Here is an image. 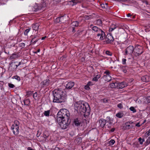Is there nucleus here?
I'll list each match as a JSON object with an SVG mask.
<instances>
[{"label":"nucleus","instance_id":"nucleus-1","mask_svg":"<svg viewBox=\"0 0 150 150\" xmlns=\"http://www.w3.org/2000/svg\"><path fill=\"white\" fill-rule=\"evenodd\" d=\"M69 116V111L65 109H61L58 112L57 121L62 129H64L68 127L69 124L68 122V117Z\"/></svg>","mask_w":150,"mask_h":150},{"label":"nucleus","instance_id":"nucleus-2","mask_svg":"<svg viewBox=\"0 0 150 150\" xmlns=\"http://www.w3.org/2000/svg\"><path fill=\"white\" fill-rule=\"evenodd\" d=\"M74 108L75 110L80 113H89L90 108L87 103L79 101L74 104Z\"/></svg>","mask_w":150,"mask_h":150},{"label":"nucleus","instance_id":"nucleus-3","mask_svg":"<svg viewBox=\"0 0 150 150\" xmlns=\"http://www.w3.org/2000/svg\"><path fill=\"white\" fill-rule=\"evenodd\" d=\"M54 98L53 102L60 103L64 99L65 92L61 89H56L53 91Z\"/></svg>","mask_w":150,"mask_h":150},{"label":"nucleus","instance_id":"nucleus-4","mask_svg":"<svg viewBox=\"0 0 150 150\" xmlns=\"http://www.w3.org/2000/svg\"><path fill=\"white\" fill-rule=\"evenodd\" d=\"M92 29L97 33V39L100 40H102L104 39L105 38V33L101 30L96 26L93 27Z\"/></svg>","mask_w":150,"mask_h":150},{"label":"nucleus","instance_id":"nucleus-5","mask_svg":"<svg viewBox=\"0 0 150 150\" xmlns=\"http://www.w3.org/2000/svg\"><path fill=\"white\" fill-rule=\"evenodd\" d=\"M46 6V4L44 0H42L40 4H35L33 7V10L34 11H37L42 8H45Z\"/></svg>","mask_w":150,"mask_h":150},{"label":"nucleus","instance_id":"nucleus-6","mask_svg":"<svg viewBox=\"0 0 150 150\" xmlns=\"http://www.w3.org/2000/svg\"><path fill=\"white\" fill-rule=\"evenodd\" d=\"M120 28L119 25L115 24L113 26V31L114 34L115 39H117L119 37L118 30Z\"/></svg>","mask_w":150,"mask_h":150},{"label":"nucleus","instance_id":"nucleus-7","mask_svg":"<svg viewBox=\"0 0 150 150\" xmlns=\"http://www.w3.org/2000/svg\"><path fill=\"white\" fill-rule=\"evenodd\" d=\"M104 74H106L104 75L103 76V79L107 81H109L111 80L112 79L110 75V72L108 71H105Z\"/></svg>","mask_w":150,"mask_h":150},{"label":"nucleus","instance_id":"nucleus-8","mask_svg":"<svg viewBox=\"0 0 150 150\" xmlns=\"http://www.w3.org/2000/svg\"><path fill=\"white\" fill-rule=\"evenodd\" d=\"M133 47L132 46H129L126 49L125 55H126L128 54H131L133 53Z\"/></svg>","mask_w":150,"mask_h":150},{"label":"nucleus","instance_id":"nucleus-9","mask_svg":"<svg viewBox=\"0 0 150 150\" xmlns=\"http://www.w3.org/2000/svg\"><path fill=\"white\" fill-rule=\"evenodd\" d=\"M79 23L77 21H74L71 24V28H72V32H74L75 31L74 27H77L79 26Z\"/></svg>","mask_w":150,"mask_h":150},{"label":"nucleus","instance_id":"nucleus-10","mask_svg":"<svg viewBox=\"0 0 150 150\" xmlns=\"http://www.w3.org/2000/svg\"><path fill=\"white\" fill-rule=\"evenodd\" d=\"M112 39V36L111 33H109L107 34L106 38V40L107 43H110Z\"/></svg>","mask_w":150,"mask_h":150},{"label":"nucleus","instance_id":"nucleus-11","mask_svg":"<svg viewBox=\"0 0 150 150\" xmlns=\"http://www.w3.org/2000/svg\"><path fill=\"white\" fill-rule=\"evenodd\" d=\"M19 127H14L12 126L11 129L12 130L14 134L15 135H17L19 132Z\"/></svg>","mask_w":150,"mask_h":150},{"label":"nucleus","instance_id":"nucleus-12","mask_svg":"<svg viewBox=\"0 0 150 150\" xmlns=\"http://www.w3.org/2000/svg\"><path fill=\"white\" fill-rule=\"evenodd\" d=\"M50 83V80L49 79H46L44 80L42 82L40 83V85L42 87H43L44 86H48Z\"/></svg>","mask_w":150,"mask_h":150},{"label":"nucleus","instance_id":"nucleus-13","mask_svg":"<svg viewBox=\"0 0 150 150\" xmlns=\"http://www.w3.org/2000/svg\"><path fill=\"white\" fill-rule=\"evenodd\" d=\"M136 53H137V55H140L142 54L144 52L142 47L138 48V46H137L135 48Z\"/></svg>","mask_w":150,"mask_h":150},{"label":"nucleus","instance_id":"nucleus-14","mask_svg":"<svg viewBox=\"0 0 150 150\" xmlns=\"http://www.w3.org/2000/svg\"><path fill=\"white\" fill-rule=\"evenodd\" d=\"M118 88H122L125 87L127 86V83L125 82L118 83Z\"/></svg>","mask_w":150,"mask_h":150},{"label":"nucleus","instance_id":"nucleus-15","mask_svg":"<svg viewBox=\"0 0 150 150\" xmlns=\"http://www.w3.org/2000/svg\"><path fill=\"white\" fill-rule=\"evenodd\" d=\"M74 85V83L73 82H69L66 85V88L68 89H71Z\"/></svg>","mask_w":150,"mask_h":150},{"label":"nucleus","instance_id":"nucleus-16","mask_svg":"<svg viewBox=\"0 0 150 150\" xmlns=\"http://www.w3.org/2000/svg\"><path fill=\"white\" fill-rule=\"evenodd\" d=\"M106 120L103 119H101L99 120V123L100 126L101 127H103L106 123Z\"/></svg>","mask_w":150,"mask_h":150},{"label":"nucleus","instance_id":"nucleus-17","mask_svg":"<svg viewBox=\"0 0 150 150\" xmlns=\"http://www.w3.org/2000/svg\"><path fill=\"white\" fill-rule=\"evenodd\" d=\"M39 25L38 23H36L32 25V28L34 30L37 31L38 29Z\"/></svg>","mask_w":150,"mask_h":150},{"label":"nucleus","instance_id":"nucleus-18","mask_svg":"<svg viewBox=\"0 0 150 150\" xmlns=\"http://www.w3.org/2000/svg\"><path fill=\"white\" fill-rule=\"evenodd\" d=\"M141 79L143 81L148 82L149 81V77L148 76H143L141 78Z\"/></svg>","mask_w":150,"mask_h":150},{"label":"nucleus","instance_id":"nucleus-19","mask_svg":"<svg viewBox=\"0 0 150 150\" xmlns=\"http://www.w3.org/2000/svg\"><path fill=\"white\" fill-rule=\"evenodd\" d=\"M39 40V38H37L36 36H35L32 39L31 42L33 44L35 43Z\"/></svg>","mask_w":150,"mask_h":150},{"label":"nucleus","instance_id":"nucleus-20","mask_svg":"<svg viewBox=\"0 0 150 150\" xmlns=\"http://www.w3.org/2000/svg\"><path fill=\"white\" fill-rule=\"evenodd\" d=\"M107 119L108 120V122H107V124L106 125V126H107L108 127H111L112 126V124L110 122L108 121H110V117H107Z\"/></svg>","mask_w":150,"mask_h":150},{"label":"nucleus","instance_id":"nucleus-21","mask_svg":"<svg viewBox=\"0 0 150 150\" xmlns=\"http://www.w3.org/2000/svg\"><path fill=\"white\" fill-rule=\"evenodd\" d=\"M128 123H125L126 126H124L123 128L125 129H128L130 128V127H132V126H131L130 125L128 124Z\"/></svg>","mask_w":150,"mask_h":150},{"label":"nucleus","instance_id":"nucleus-22","mask_svg":"<svg viewBox=\"0 0 150 150\" xmlns=\"http://www.w3.org/2000/svg\"><path fill=\"white\" fill-rule=\"evenodd\" d=\"M18 57V55L15 54H13L11 55L9 57V59L10 60H12L15 58H17Z\"/></svg>","mask_w":150,"mask_h":150},{"label":"nucleus","instance_id":"nucleus-23","mask_svg":"<svg viewBox=\"0 0 150 150\" xmlns=\"http://www.w3.org/2000/svg\"><path fill=\"white\" fill-rule=\"evenodd\" d=\"M123 113L119 112L116 114V116L117 117L121 118L123 117Z\"/></svg>","mask_w":150,"mask_h":150},{"label":"nucleus","instance_id":"nucleus-24","mask_svg":"<svg viewBox=\"0 0 150 150\" xmlns=\"http://www.w3.org/2000/svg\"><path fill=\"white\" fill-rule=\"evenodd\" d=\"M19 121L17 120H15L14 121V123L13 125L12 126L16 127L17 126L18 127H19Z\"/></svg>","mask_w":150,"mask_h":150},{"label":"nucleus","instance_id":"nucleus-25","mask_svg":"<svg viewBox=\"0 0 150 150\" xmlns=\"http://www.w3.org/2000/svg\"><path fill=\"white\" fill-rule=\"evenodd\" d=\"M113 88H118V82H115L113 81Z\"/></svg>","mask_w":150,"mask_h":150},{"label":"nucleus","instance_id":"nucleus-26","mask_svg":"<svg viewBox=\"0 0 150 150\" xmlns=\"http://www.w3.org/2000/svg\"><path fill=\"white\" fill-rule=\"evenodd\" d=\"M145 103L148 104L150 102V97H147L145 98Z\"/></svg>","mask_w":150,"mask_h":150},{"label":"nucleus","instance_id":"nucleus-27","mask_svg":"<svg viewBox=\"0 0 150 150\" xmlns=\"http://www.w3.org/2000/svg\"><path fill=\"white\" fill-rule=\"evenodd\" d=\"M24 103L25 105H28L30 104V102L29 100L27 99L24 100Z\"/></svg>","mask_w":150,"mask_h":150},{"label":"nucleus","instance_id":"nucleus-28","mask_svg":"<svg viewBox=\"0 0 150 150\" xmlns=\"http://www.w3.org/2000/svg\"><path fill=\"white\" fill-rule=\"evenodd\" d=\"M50 113V110H48L47 111H44V115L46 116H49V114Z\"/></svg>","mask_w":150,"mask_h":150},{"label":"nucleus","instance_id":"nucleus-29","mask_svg":"<svg viewBox=\"0 0 150 150\" xmlns=\"http://www.w3.org/2000/svg\"><path fill=\"white\" fill-rule=\"evenodd\" d=\"M96 23L98 25L100 26L102 25V21L100 19H98L96 21Z\"/></svg>","mask_w":150,"mask_h":150},{"label":"nucleus","instance_id":"nucleus-30","mask_svg":"<svg viewBox=\"0 0 150 150\" xmlns=\"http://www.w3.org/2000/svg\"><path fill=\"white\" fill-rule=\"evenodd\" d=\"M12 78L13 79H15L18 81H20L21 80L20 77L18 76H13L12 77Z\"/></svg>","mask_w":150,"mask_h":150},{"label":"nucleus","instance_id":"nucleus-31","mask_svg":"<svg viewBox=\"0 0 150 150\" xmlns=\"http://www.w3.org/2000/svg\"><path fill=\"white\" fill-rule=\"evenodd\" d=\"M70 1L72 2H73V4H72V6L75 5L76 4H77L78 2H79V1L77 0H71Z\"/></svg>","mask_w":150,"mask_h":150},{"label":"nucleus","instance_id":"nucleus-32","mask_svg":"<svg viewBox=\"0 0 150 150\" xmlns=\"http://www.w3.org/2000/svg\"><path fill=\"white\" fill-rule=\"evenodd\" d=\"M74 123L75 125L76 126L79 125L80 124V122L77 119L75 120L74 121Z\"/></svg>","mask_w":150,"mask_h":150},{"label":"nucleus","instance_id":"nucleus-33","mask_svg":"<svg viewBox=\"0 0 150 150\" xmlns=\"http://www.w3.org/2000/svg\"><path fill=\"white\" fill-rule=\"evenodd\" d=\"M30 30V28H28L26 29L24 32V34L25 35H27L28 33Z\"/></svg>","mask_w":150,"mask_h":150},{"label":"nucleus","instance_id":"nucleus-34","mask_svg":"<svg viewBox=\"0 0 150 150\" xmlns=\"http://www.w3.org/2000/svg\"><path fill=\"white\" fill-rule=\"evenodd\" d=\"M38 96V94L37 93V92H35V93H34L33 95V97L34 98L35 100H36L37 98V97Z\"/></svg>","mask_w":150,"mask_h":150},{"label":"nucleus","instance_id":"nucleus-35","mask_svg":"<svg viewBox=\"0 0 150 150\" xmlns=\"http://www.w3.org/2000/svg\"><path fill=\"white\" fill-rule=\"evenodd\" d=\"M129 109L131 111H132L133 113L135 112H136V110L133 107H130L129 108Z\"/></svg>","mask_w":150,"mask_h":150},{"label":"nucleus","instance_id":"nucleus-36","mask_svg":"<svg viewBox=\"0 0 150 150\" xmlns=\"http://www.w3.org/2000/svg\"><path fill=\"white\" fill-rule=\"evenodd\" d=\"M60 18L61 21L60 22L62 23H64V20L65 19V17L64 16H62L60 17Z\"/></svg>","mask_w":150,"mask_h":150},{"label":"nucleus","instance_id":"nucleus-37","mask_svg":"<svg viewBox=\"0 0 150 150\" xmlns=\"http://www.w3.org/2000/svg\"><path fill=\"white\" fill-rule=\"evenodd\" d=\"M138 140L140 142V144H143V142L144 141V139H142L140 137L139 138Z\"/></svg>","mask_w":150,"mask_h":150},{"label":"nucleus","instance_id":"nucleus-38","mask_svg":"<svg viewBox=\"0 0 150 150\" xmlns=\"http://www.w3.org/2000/svg\"><path fill=\"white\" fill-rule=\"evenodd\" d=\"M55 22L58 23L59 22H60L61 21L60 20V17H59L58 18H57L55 20Z\"/></svg>","mask_w":150,"mask_h":150},{"label":"nucleus","instance_id":"nucleus-39","mask_svg":"<svg viewBox=\"0 0 150 150\" xmlns=\"http://www.w3.org/2000/svg\"><path fill=\"white\" fill-rule=\"evenodd\" d=\"M150 135V129L145 134V135L147 137Z\"/></svg>","mask_w":150,"mask_h":150},{"label":"nucleus","instance_id":"nucleus-40","mask_svg":"<svg viewBox=\"0 0 150 150\" xmlns=\"http://www.w3.org/2000/svg\"><path fill=\"white\" fill-rule=\"evenodd\" d=\"M147 144H149L150 143V136L148 137L146 141Z\"/></svg>","mask_w":150,"mask_h":150},{"label":"nucleus","instance_id":"nucleus-41","mask_svg":"<svg viewBox=\"0 0 150 150\" xmlns=\"http://www.w3.org/2000/svg\"><path fill=\"white\" fill-rule=\"evenodd\" d=\"M19 45L22 48H23L25 47V45L24 43L22 42L19 44Z\"/></svg>","mask_w":150,"mask_h":150},{"label":"nucleus","instance_id":"nucleus-42","mask_svg":"<svg viewBox=\"0 0 150 150\" xmlns=\"http://www.w3.org/2000/svg\"><path fill=\"white\" fill-rule=\"evenodd\" d=\"M106 54L108 55H109V56H111L112 55V53L111 52H110L109 51H107L106 52Z\"/></svg>","mask_w":150,"mask_h":150},{"label":"nucleus","instance_id":"nucleus-43","mask_svg":"<svg viewBox=\"0 0 150 150\" xmlns=\"http://www.w3.org/2000/svg\"><path fill=\"white\" fill-rule=\"evenodd\" d=\"M8 86L11 88H13L15 87V86L13 84L10 83H8Z\"/></svg>","mask_w":150,"mask_h":150},{"label":"nucleus","instance_id":"nucleus-44","mask_svg":"<svg viewBox=\"0 0 150 150\" xmlns=\"http://www.w3.org/2000/svg\"><path fill=\"white\" fill-rule=\"evenodd\" d=\"M117 107L118 108H120V109H121L123 108V107L121 103L118 104L117 105Z\"/></svg>","mask_w":150,"mask_h":150},{"label":"nucleus","instance_id":"nucleus-45","mask_svg":"<svg viewBox=\"0 0 150 150\" xmlns=\"http://www.w3.org/2000/svg\"><path fill=\"white\" fill-rule=\"evenodd\" d=\"M84 88L86 90H88L90 89V88L89 87V86L88 85H86L84 87Z\"/></svg>","mask_w":150,"mask_h":150},{"label":"nucleus","instance_id":"nucleus-46","mask_svg":"<svg viewBox=\"0 0 150 150\" xmlns=\"http://www.w3.org/2000/svg\"><path fill=\"white\" fill-rule=\"evenodd\" d=\"M142 2L143 3H145L146 4V5H149H149H150V4H149V2L148 1H145L144 0H143L142 1Z\"/></svg>","mask_w":150,"mask_h":150},{"label":"nucleus","instance_id":"nucleus-47","mask_svg":"<svg viewBox=\"0 0 150 150\" xmlns=\"http://www.w3.org/2000/svg\"><path fill=\"white\" fill-rule=\"evenodd\" d=\"M126 61V59H123L122 60V64H125Z\"/></svg>","mask_w":150,"mask_h":150},{"label":"nucleus","instance_id":"nucleus-48","mask_svg":"<svg viewBox=\"0 0 150 150\" xmlns=\"http://www.w3.org/2000/svg\"><path fill=\"white\" fill-rule=\"evenodd\" d=\"M98 79L97 78L96 76L93 78V80L94 81H98Z\"/></svg>","mask_w":150,"mask_h":150},{"label":"nucleus","instance_id":"nucleus-49","mask_svg":"<svg viewBox=\"0 0 150 150\" xmlns=\"http://www.w3.org/2000/svg\"><path fill=\"white\" fill-rule=\"evenodd\" d=\"M135 126L137 127H139L141 126V125H140V122H138L137 123L136 125Z\"/></svg>","mask_w":150,"mask_h":150},{"label":"nucleus","instance_id":"nucleus-50","mask_svg":"<svg viewBox=\"0 0 150 150\" xmlns=\"http://www.w3.org/2000/svg\"><path fill=\"white\" fill-rule=\"evenodd\" d=\"M27 93L28 94L30 95L32 94V92L31 91H27Z\"/></svg>","mask_w":150,"mask_h":150},{"label":"nucleus","instance_id":"nucleus-51","mask_svg":"<svg viewBox=\"0 0 150 150\" xmlns=\"http://www.w3.org/2000/svg\"><path fill=\"white\" fill-rule=\"evenodd\" d=\"M112 28H110L109 30V33H112Z\"/></svg>","mask_w":150,"mask_h":150},{"label":"nucleus","instance_id":"nucleus-52","mask_svg":"<svg viewBox=\"0 0 150 150\" xmlns=\"http://www.w3.org/2000/svg\"><path fill=\"white\" fill-rule=\"evenodd\" d=\"M96 76V77L97 78V79H98L100 77V74H98V75H97Z\"/></svg>","mask_w":150,"mask_h":150},{"label":"nucleus","instance_id":"nucleus-53","mask_svg":"<svg viewBox=\"0 0 150 150\" xmlns=\"http://www.w3.org/2000/svg\"><path fill=\"white\" fill-rule=\"evenodd\" d=\"M101 7L103 8H105V7L104 5V4H102L101 5Z\"/></svg>","mask_w":150,"mask_h":150},{"label":"nucleus","instance_id":"nucleus-54","mask_svg":"<svg viewBox=\"0 0 150 150\" xmlns=\"http://www.w3.org/2000/svg\"><path fill=\"white\" fill-rule=\"evenodd\" d=\"M21 62H19V63H18V65H16V67H18V66H19L21 64Z\"/></svg>","mask_w":150,"mask_h":150},{"label":"nucleus","instance_id":"nucleus-55","mask_svg":"<svg viewBox=\"0 0 150 150\" xmlns=\"http://www.w3.org/2000/svg\"><path fill=\"white\" fill-rule=\"evenodd\" d=\"M46 36L45 37H42V38H41V40H44L45 38H46Z\"/></svg>","mask_w":150,"mask_h":150},{"label":"nucleus","instance_id":"nucleus-56","mask_svg":"<svg viewBox=\"0 0 150 150\" xmlns=\"http://www.w3.org/2000/svg\"><path fill=\"white\" fill-rule=\"evenodd\" d=\"M134 55L135 56H136V57H137V56L139 55H137V53H136V52H135V53L134 54Z\"/></svg>","mask_w":150,"mask_h":150},{"label":"nucleus","instance_id":"nucleus-57","mask_svg":"<svg viewBox=\"0 0 150 150\" xmlns=\"http://www.w3.org/2000/svg\"><path fill=\"white\" fill-rule=\"evenodd\" d=\"M127 17H129L131 16V15L129 13V14H127Z\"/></svg>","mask_w":150,"mask_h":150},{"label":"nucleus","instance_id":"nucleus-58","mask_svg":"<svg viewBox=\"0 0 150 150\" xmlns=\"http://www.w3.org/2000/svg\"><path fill=\"white\" fill-rule=\"evenodd\" d=\"M91 83L90 82H89L88 84H87V85H88V86H89L91 85Z\"/></svg>","mask_w":150,"mask_h":150},{"label":"nucleus","instance_id":"nucleus-59","mask_svg":"<svg viewBox=\"0 0 150 150\" xmlns=\"http://www.w3.org/2000/svg\"><path fill=\"white\" fill-rule=\"evenodd\" d=\"M40 49H38V50L37 52H36L35 53H37V52H40Z\"/></svg>","mask_w":150,"mask_h":150},{"label":"nucleus","instance_id":"nucleus-60","mask_svg":"<svg viewBox=\"0 0 150 150\" xmlns=\"http://www.w3.org/2000/svg\"><path fill=\"white\" fill-rule=\"evenodd\" d=\"M110 142H111V143H112V139H111L110 140Z\"/></svg>","mask_w":150,"mask_h":150},{"label":"nucleus","instance_id":"nucleus-61","mask_svg":"<svg viewBox=\"0 0 150 150\" xmlns=\"http://www.w3.org/2000/svg\"><path fill=\"white\" fill-rule=\"evenodd\" d=\"M113 144H114V143H115V141L114 140H113Z\"/></svg>","mask_w":150,"mask_h":150},{"label":"nucleus","instance_id":"nucleus-62","mask_svg":"<svg viewBox=\"0 0 150 150\" xmlns=\"http://www.w3.org/2000/svg\"><path fill=\"white\" fill-rule=\"evenodd\" d=\"M126 71H126V70H124V72L125 73V72H126Z\"/></svg>","mask_w":150,"mask_h":150},{"label":"nucleus","instance_id":"nucleus-63","mask_svg":"<svg viewBox=\"0 0 150 150\" xmlns=\"http://www.w3.org/2000/svg\"><path fill=\"white\" fill-rule=\"evenodd\" d=\"M110 130L111 132H112V128Z\"/></svg>","mask_w":150,"mask_h":150},{"label":"nucleus","instance_id":"nucleus-64","mask_svg":"<svg viewBox=\"0 0 150 150\" xmlns=\"http://www.w3.org/2000/svg\"><path fill=\"white\" fill-rule=\"evenodd\" d=\"M115 130V129L113 128V132H114V131Z\"/></svg>","mask_w":150,"mask_h":150}]
</instances>
